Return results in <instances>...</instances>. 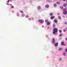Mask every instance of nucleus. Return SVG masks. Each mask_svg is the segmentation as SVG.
Segmentation results:
<instances>
[{
    "instance_id": "obj_11",
    "label": "nucleus",
    "mask_w": 67,
    "mask_h": 67,
    "mask_svg": "<svg viewBox=\"0 0 67 67\" xmlns=\"http://www.w3.org/2000/svg\"><path fill=\"white\" fill-rule=\"evenodd\" d=\"M58 18L60 20V19H61V17H60V16H58Z\"/></svg>"
},
{
    "instance_id": "obj_5",
    "label": "nucleus",
    "mask_w": 67,
    "mask_h": 67,
    "mask_svg": "<svg viewBox=\"0 0 67 67\" xmlns=\"http://www.w3.org/2000/svg\"><path fill=\"white\" fill-rule=\"evenodd\" d=\"M45 7H46V8H49V6L48 5H46L45 6Z\"/></svg>"
},
{
    "instance_id": "obj_30",
    "label": "nucleus",
    "mask_w": 67,
    "mask_h": 67,
    "mask_svg": "<svg viewBox=\"0 0 67 67\" xmlns=\"http://www.w3.org/2000/svg\"><path fill=\"white\" fill-rule=\"evenodd\" d=\"M12 8H14V6H12L11 7Z\"/></svg>"
},
{
    "instance_id": "obj_27",
    "label": "nucleus",
    "mask_w": 67,
    "mask_h": 67,
    "mask_svg": "<svg viewBox=\"0 0 67 67\" xmlns=\"http://www.w3.org/2000/svg\"><path fill=\"white\" fill-rule=\"evenodd\" d=\"M63 32H65V31H66V29H63Z\"/></svg>"
},
{
    "instance_id": "obj_32",
    "label": "nucleus",
    "mask_w": 67,
    "mask_h": 67,
    "mask_svg": "<svg viewBox=\"0 0 67 67\" xmlns=\"http://www.w3.org/2000/svg\"><path fill=\"white\" fill-rule=\"evenodd\" d=\"M63 11H66V9H63Z\"/></svg>"
},
{
    "instance_id": "obj_26",
    "label": "nucleus",
    "mask_w": 67,
    "mask_h": 67,
    "mask_svg": "<svg viewBox=\"0 0 67 67\" xmlns=\"http://www.w3.org/2000/svg\"><path fill=\"white\" fill-rule=\"evenodd\" d=\"M26 18H27L29 17V16H28V15H26Z\"/></svg>"
},
{
    "instance_id": "obj_17",
    "label": "nucleus",
    "mask_w": 67,
    "mask_h": 67,
    "mask_svg": "<svg viewBox=\"0 0 67 67\" xmlns=\"http://www.w3.org/2000/svg\"><path fill=\"white\" fill-rule=\"evenodd\" d=\"M47 25H49V24H50V23L49 22H48L47 23Z\"/></svg>"
},
{
    "instance_id": "obj_15",
    "label": "nucleus",
    "mask_w": 67,
    "mask_h": 67,
    "mask_svg": "<svg viewBox=\"0 0 67 67\" xmlns=\"http://www.w3.org/2000/svg\"><path fill=\"white\" fill-rule=\"evenodd\" d=\"M22 16H25V14H22Z\"/></svg>"
},
{
    "instance_id": "obj_29",
    "label": "nucleus",
    "mask_w": 67,
    "mask_h": 67,
    "mask_svg": "<svg viewBox=\"0 0 67 67\" xmlns=\"http://www.w3.org/2000/svg\"><path fill=\"white\" fill-rule=\"evenodd\" d=\"M60 60H62V58H60Z\"/></svg>"
},
{
    "instance_id": "obj_3",
    "label": "nucleus",
    "mask_w": 67,
    "mask_h": 67,
    "mask_svg": "<svg viewBox=\"0 0 67 67\" xmlns=\"http://www.w3.org/2000/svg\"><path fill=\"white\" fill-rule=\"evenodd\" d=\"M54 18H55L54 16H52L51 17V20H53V19H54Z\"/></svg>"
},
{
    "instance_id": "obj_7",
    "label": "nucleus",
    "mask_w": 67,
    "mask_h": 67,
    "mask_svg": "<svg viewBox=\"0 0 67 67\" xmlns=\"http://www.w3.org/2000/svg\"><path fill=\"white\" fill-rule=\"evenodd\" d=\"M52 26L53 27H55V26H56V24H53L52 25Z\"/></svg>"
},
{
    "instance_id": "obj_40",
    "label": "nucleus",
    "mask_w": 67,
    "mask_h": 67,
    "mask_svg": "<svg viewBox=\"0 0 67 67\" xmlns=\"http://www.w3.org/2000/svg\"><path fill=\"white\" fill-rule=\"evenodd\" d=\"M66 2H67V1H66Z\"/></svg>"
},
{
    "instance_id": "obj_39",
    "label": "nucleus",
    "mask_w": 67,
    "mask_h": 67,
    "mask_svg": "<svg viewBox=\"0 0 67 67\" xmlns=\"http://www.w3.org/2000/svg\"><path fill=\"white\" fill-rule=\"evenodd\" d=\"M66 29H67V27L66 28Z\"/></svg>"
},
{
    "instance_id": "obj_25",
    "label": "nucleus",
    "mask_w": 67,
    "mask_h": 67,
    "mask_svg": "<svg viewBox=\"0 0 67 67\" xmlns=\"http://www.w3.org/2000/svg\"><path fill=\"white\" fill-rule=\"evenodd\" d=\"M52 43H55V41H52Z\"/></svg>"
},
{
    "instance_id": "obj_8",
    "label": "nucleus",
    "mask_w": 67,
    "mask_h": 67,
    "mask_svg": "<svg viewBox=\"0 0 67 67\" xmlns=\"http://www.w3.org/2000/svg\"><path fill=\"white\" fill-rule=\"evenodd\" d=\"M63 14H67V12L66 11H64L63 12Z\"/></svg>"
},
{
    "instance_id": "obj_19",
    "label": "nucleus",
    "mask_w": 67,
    "mask_h": 67,
    "mask_svg": "<svg viewBox=\"0 0 67 67\" xmlns=\"http://www.w3.org/2000/svg\"><path fill=\"white\" fill-rule=\"evenodd\" d=\"M62 34H61L59 35V36H62Z\"/></svg>"
},
{
    "instance_id": "obj_10",
    "label": "nucleus",
    "mask_w": 67,
    "mask_h": 67,
    "mask_svg": "<svg viewBox=\"0 0 67 67\" xmlns=\"http://www.w3.org/2000/svg\"><path fill=\"white\" fill-rule=\"evenodd\" d=\"M53 6L55 7H56V6H57V4L56 3L54 4L53 5Z\"/></svg>"
},
{
    "instance_id": "obj_2",
    "label": "nucleus",
    "mask_w": 67,
    "mask_h": 67,
    "mask_svg": "<svg viewBox=\"0 0 67 67\" xmlns=\"http://www.w3.org/2000/svg\"><path fill=\"white\" fill-rule=\"evenodd\" d=\"M39 22H41V23H43V22H44V20H39Z\"/></svg>"
},
{
    "instance_id": "obj_20",
    "label": "nucleus",
    "mask_w": 67,
    "mask_h": 67,
    "mask_svg": "<svg viewBox=\"0 0 67 67\" xmlns=\"http://www.w3.org/2000/svg\"><path fill=\"white\" fill-rule=\"evenodd\" d=\"M57 3L58 4H60V3L59 2H57Z\"/></svg>"
},
{
    "instance_id": "obj_28",
    "label": "nucleus",
    "mask_w": 67,
    "mask_h": 67,
    "mask_svg": "<svg viewBox=\"0 0 67 67\" xmlns=\"http://www.w3.org/2000/svg\"><path fill=\"white\" fill-rule=\"evenodd\" d=\"M52 41H55V39H54V38H53L52 39Z\"/></svg>"
},
{
    "instance_id": "obj_18",
    "label": "nucleus",
    "mask_w": 67,
    "mask_h": 67,
    "mask_svg": "<svg viewBox=\"0 0 67 67\" xmlns=\"http://www.w3.org/2000/svg\"><path fill=\"white\" fill-rule=\"evenodd\" d=\"M60 8H61V9H63V7H62V6H60Z\"/></svg>"
},
{
    "instance_id": "obj_14",
    "label": "nucleus",
    "mask_w": 67,
    "mask_h": 67,
    "mask_svg": "<svg viewBox=\"0 0 67 67\" xmlns=\"http://www.w3.org/2000/svg\"><path fill=\"white\" fill-rule=\"evenodd\" d=\"M41 9V7H38V10H40Z\"/></svg>"
},
{
    "instance_id": "obj_36",
    "label": "nucleus",
    "mask_w": 67,
    "mask_h": 67,
    "mask_svg": "<svg viewBox=\"0 0 67 67\" xmlns=\"http://www.w3.org/2000/svg\"><path fill=\"white\" fill-rule=\"evenodd\" d=\"M58 15H59V13H58Z\"/></svg>"
},
{
    "instance_id": "obj_38",
    "label": "nucleus",
    "mask_w": 67,
    "mask_h": 67,
    "mask_svg": "<svg viewBox=\"0 0 67 67\" xmlns=\"http://www.w3.org/2000/svg\"><path fill=\"white\" fill-rule=\"evenodd\" d=\"M63 1H66V0H63Z\"/></svg>"
},
{
    "instance_id": "obj_4",
    "label": "nucleus",
    "mask_w": 67,
    "mask_h": 67,
    "mask_svg": "<svg viewBox=\"0 0 67 67\" xmlns=\"http://www.w3.org/2000/svg\"><path fill=\"white\" fill-rule=\"evenodd\" d=\"M61 44L62 45H64V46H65V45L64 44V42H61Z\"/></svg>"
},
{
    "instance_id": "obj_21",
    "label": "nucleus",
    "mask_w": 67,
    "mask_h": 67,
    "mask_svg": "<svg viewBox=\"0 0 67 67\" xmlns=\"http://www.w3.org/2000/svg\"><path fill=\"white\" fill-rule=\"evenodd\" d=\"M59 33H62V30H60L59 31Z\"/></svg>"
},
{
    "instance_id": "obj_35",
    "label": "nucleus",
    "mask_w": 67,
    "mask_h": 67,
    "mask_svg": "<svg viewBox=\"0 0 67 67\" xmlns=\"http://www.w3.org/2000/svg\"><path fill=\"white\" fill-rule=\"evenodd\" d=\"M65 8H66V9H67V7H65Z\"/></svg>"
},
{
    "instance_id": "obj_23",
    "label": "nucleus",
    "mask_w": 67,
    "mask_h": 67,
    "mask_svg": "<svg viewBox=\"0 0 67 67\" xmlns=\"http://www.w3.org/2000/svg\"><path fill=\"white\" fill-rule=\"evenodd\" d=\"M20 12L21 13H23V11L21 10L20 11Z\"/></svg>"
},
{
    "instance_id": "obj_34",
    "label": "nucleus",
    "mask_w": 67,
    "mask_h": 67,
    "mask_svg": "<svg viewBox=\"0 0 67 67\" xmlns=\"http://www.w3.org/2000/svg\"><path fill=\"white\" fill-rule=\"evenodd\" d=\"M65 23V24H67V23Z\"/></svg>"
},
{
    "instance_id": "obj_6",
    "label": "nucleus",
    "mask_w": 67,
    "mask_h": 67,
    "mask_svg": "<svg viewBox=\"0 0 67 67\" xmlns=\"http://www.w3.org/2000/svg\"><path fill=\"white\" fill-rule=\"evenodd\" d=\"M58 43H56L54 44V46L55 47H56L57 46H58Z\"/></svg>"
},
{
    "instance_id": "obj_22",
    "label": "nucleus",
    "mask_w": 67,
    "mask_h": 67,
    "mask_svg": "<svg viewBox=\"0 0 67 67\" xmlns=\"http://www.w3.org/2000/svg\"><path fill=\"white\" fill-rule=\"evenodd\" d=\"M59 51H62V48H60L59 49Z\"/></svg>"
},
{
    "instance_id": "obj_16",
    "label": "nucleus",
    "mask_w": 67,
    "mask_h": 67,
    "mask_svg": "<svg viewBox=\"0 0 67 67\" xmlns=\"http://www.w3.org/2000/svg\"><path fill=\"white\" fill-rule=\"evenodd\" d=\"M66 5H67V4H63V6H64V7H65L66 6Z\"/></svg>"
},
{
    "instance_id": "obj_37",
    "label": "nucleus",
    "mask_w": 67,
    "mask_h": 67,
    "mask_svg": "<svg viewBox=\"0 0 67 67\" xmlns=\"http://www.w3.org/2000/svg\"><path fill=\"white\" fill-rule=\"evenodd\" d=\"M49 1V0H46L47 1Z\"/></svg>"
},
{
    "instance_id": "obj_1",
    "label": "nucleus",
    "mask_w": 67,
    "mask_h": 67,
    "mask_svg": "<svg viewBox=\"0 0 67 67\" xmlns=\"http://www.w3.org/2000/svg\"><path fill=\"white\" fill-rule=\"evenodd\" d=\"M54 31L53 32V34H55L56 33V32H58V29L56 28H55L53 29Z\"/></svg>"
},
{
    "instance_id": "obj_33",
    "label": "nucleus",
    "mask_w": 67,
    "mask_h": 67,
    "mask_svg": "<svg viewBox=\"0 0 67 67\" xmlns=\"http://www.w3.org/2000/svg\"><path fill=\"white\" fill-rule=\"evenodd\" d=\"M10 2V1H7V2L9 3Z\"/></svg>"
},
{
    "instance_id": "obj_9",
    "label": "nucleus",
    "mask_w": 67,
    "mask_h": 67,
    "mask_svg": "<svg viewBox=\"0 0 67 67\" xmlns=\"http://www.w3.org/2000/svg\"><path fill=\"white\" fill-rule=\"evenodd\" d=\"M54 22L55 23H57V20H54Z\"/></svg>"
},
{
    "instance_id": "obj_31",
    "label": "nucleus",
    "mask_w": 67,
    "mask_h": 67,
    "mask_svg": "<svg viewBox=\"0 0 67 67\" xmlns=\"http://www.w3.org/2000/svg\"><path fill=\"white\" fill-rule=\"evenodd\" d=\"M65 51L66 52H67V49H65Z\"/></svg>"
},
{
    "instance_id": "obj_12",
    "label": "nucleus",
    "mask_w": 67,
    "mask_h": 67,
    "mask_svg": "<svg viewBox=\"0 0 67 67\" xmlns=\"http://www.w3.org/2000/svg\"><path fill=\"white\" fill-rule=\"evenodd\" d=\"M45 22H46V23H47L48 22V20H46L45 21Z\"/></svg>"
},
{
    "instance_id": "obj_24",
    "label": "nucleus",
    "mask_w": 67,
    "mask_h": 67,
    "mask_svg": "<svg viewBox=\"0 0 67 67\" xmlns=\"http://www.w3.org/2000/svg\"><path fill=\"white\" fill-rule=\"evenodd\" d=\"M63 55L64 56H66V53H63Z\"/></svg>"
},
{
    "instance_id": "obj_13",
    "label": "nucleus",
    "mask_w": 67,
    "mask_h": 67,
    "mask_svg": "<svg viewBox=\"0 0 67 67\" xmlns=\"http://www.w3.org/2000/svg\"><path fill=\"white\" fill-rule=\"evenodd\" d=\"M49 15H50L52 16V15H53V13H51L49 14Z\"/></svg>"
}]
</instances>
